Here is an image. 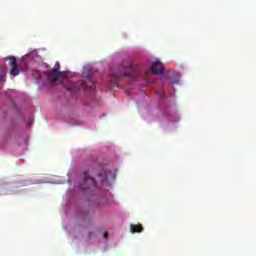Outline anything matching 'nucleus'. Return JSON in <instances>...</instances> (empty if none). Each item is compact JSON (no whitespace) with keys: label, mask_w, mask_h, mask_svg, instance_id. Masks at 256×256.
Listing matches in <instances>:
<instances>
[{"label":"nucleus","mask_w":256,"mask_h":256,"mask_svg":"<svg viewBox=\"0 0 256 256\" xmlns=\"http://www.w3.org/2000/svg\"><path fill=\"white\" fill-rule=\"evenodd\" d=\"M132 75H135V65H125V63L120 64L118 65V73H113L110 76V83H112L113 87H119V79L123 77H131Z\"/></svg>","instance_id":"nucleus-1"},{"label":"nucleus","mask_w":256,"mask_h":256,"mask_svg":"<svg viewBox=\"0 0 256 256\" xmlns=\"http://www.w3.org/2000/svg\"><path fill=\"white\" fill-rule=\"evenodd\" d=\"M98 177L101 178V181H107V172L99 173Z\"/></svg>","instance_id":"nucleus-7"},{"label":"nucleus","mask_w":256,"mask_h":256,"mask_svg":"<svg viewBox=\"0 0 256 256\" xmlns=\"http://www.w3.org/2000/svg\"><path fill=\"white\" fill-rule=\"evenodd\" d=\"M54 69H57V71H59V69H61V65L59 64V62H56Z\"/></svg>","instance_id":"nucleus-9"},{"label":"nucleus","mask_w":256,"mask_h":256,"mask_svg":"<svg viewBox=\"0 0 256 256\" xmlns=\"http://www.w3.org/2000/svg\"><path fill=\"white\" fill-rule=\"evenodd\" d=\"M137 225H141V223H138Z\"/></svg>","instance_id":"nucleus-10"},{"label":"nucleus","mask_w":256,"mask_h":256,"mask_svg":"<svg viewBox=\"0 0 256 256\" xmlns=\"http://www.w3.org/2000/svg\"><path fill=\"white\" fill-rule=\"evenodd\" d=\"M5 61H10V65L12 67L10 70V75H12V77H17V75L21 73L19 70V64L17 63V58H15V56H9L5 58Z\"/></svg>","instance_id":"nucleus-4"},{"label":"nucleus","mask_w":256,"mask_h":256,"mask_svg":"<svg viewBox=\"0 0 256 256\" xmlns=\"http://www.w3.org/2000/svg\"><path fill=\"white\" fill-rule=\"evenodd\" d=\"M46 76L51 81V83H55L57 79H61V77H65V73L58 71L57 68H53L50 71L46 72Z\"/></svg>","instance_id":"nucleus-5"},{"label":"nucleus","mask_w":256,"mask_h":256,"mask_svg":"<svg viewBox=\"0 0 256 256\" xmlns=\"http://www.w3.org/2000/svg\"><path fill=\"white\" fill-rule=\"evenodd\" d=\"M150 71L152 75H162L165 72V66L161 63V61L156 60L152 62Z\"/></svg>","instance_id":"nucleus-6"},{"label":"nucleus","mask_w":256,"mask_h":256,"mask_svg":"<svg viewBox=\"0 0 256 256\" xmlns=\"http://www.w3.org/2000/svg\"><path fill=\"white\" fill-rule=\"evenodd\" d=\"M67 91H70V93H75V91H79L81 89L87 90V89H95V84L92 80H88V82H85L83 80H79L76 83L71 84L68 86Z\"/></svg>","instance_id":"nucleus-3"},{"label":"nucleus","mask_w":256,"mask_h":256,"mask_svg":"<svg viewBox=\"0 0 256 256\" xmlns=\"http://www.w3.org/2000/svg\"><path fill=\"white\" fill-rule=\"evenodd\" d=\"M81 189L89 195H93V191H96L97 189V182H95L93 177L89 176L87 171L83 173V184L81 185Z\"/></svg>","instance_id":"nucleus-2"},{"label":"nucleus","mask_w":256,"mask_h":256,"mask_svg":"<svg viewBox=\"0 0 256 256\" xmlns=\"http://www.w3.org/2000/svg\"><path fill=\"white\" fill-rule=\"evenodd\" d=\"M5 81H7L5 72H1L0 73V83H5Z\"/></svg>","instance_id":"nucleus-8"}]
</instances>
